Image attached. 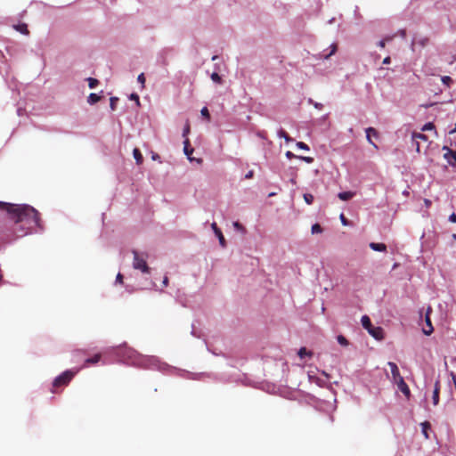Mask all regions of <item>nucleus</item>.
Masks as SVG:
<instances>
[{
  "label": "nucleus",
  "mask_w": 456,
  "mask_h": 456,
  "mask_svg": "<svg viewBox=\"0 0 456 456\" xmlns=\"http://www.w3.org/2000/svg\"><path fill=\"white\" fill-rule=\"evenodd\" d=\"M387 364L390 367L393 381L397 385L398 389L407 398H409L411 395L410 388H409L408 385L405 383L403 378L401 376L397 365L393 362H389Z\"/></svg>",
  "instance_id": "obj_2"
},
{
  "label": "nucleus",
  "mask_w": 456,
  "mask_h": 456,
  "mask_svg": "<svg viewBox=\"0 0 456 456\" xmlns=\"http://www.w3.org/2000/svg\"><path fill=\"white\" fill-rule=\"evenodd\" d=\"M163 285L165 287H167L168 285V278L166 276L164 277V280H163Z\"/></svg>",
  "instance_id": "obj_46"
},
{
  "label": "nucleus",
  "mask_w": 456,
  "mask_h": 456,
  "mask_svg": "<svg viewBox=\"0 0 456 456\" xmlns=\"http://www.w3.org/2000/svg\"><path fill=\"white\" fill-rule=\"evenodd\" d=\"M211 79L217 84H222L223 82L222 77L216 72L212 73Z\"/></svg>",
  "instance_id": "obj_29"
},
{
  "label": "nucleus",
  "mask_w": 456,
  "mask_h": 456,
  "mask_svg": "<svg viewBox=\"0 0 456 456\" xmlns=\"http://www.w3.org/2000/svg\"><path fill=\"white\" fill-rule=\"evenodd\" d=\"M440 382L436 380L434 386L432 401L434 405H437L439 403V394H440Z\"/></svg>",
  "instance_id": "obj_11"
},
{
  "label": "nucleus",
  "mask_w": 456,
  "mask_h": 456,
  "mask_svg": "<svg viewBox=\"0 0 456 456\" xmlns=\"http://www.w3.org/2000/svg\"><path fill=\"white\" fill-rule=\"evenodd\" d=\"M422 427V433L426 438H428V429L430 428V423L428 421H425L421 423Z\"/></svg>",
  "instance_id": "obj_21"
},
{
  "label": "nucleus",
  "mask_w": 456,
  "mask_h": 456,
  "mask_svg": "<svg viewBox=\"0 0 456 456\" xmlns=\"http://www.w3.org/2000/svg\"><path fill=\"white\" fill-rule=\"evenodd\" d=\"M300 159L304 160L305 162L310 164V163H313L314 161V159L312 157H304V156H301V157H298Z\"/></svg>",
  "instance_id": "obj_36"
},
{
  "label": "nucleus",
  "mask_w": 456,
  "mask_h": 456,
  "mask_svg": "<svg viewBox=\"0 0 456 456\" xmlns=\"http://www.w3.org/2000/svg\"><path fill=\"white\" fill-rule=\"evenodd\" d=\"M304 200L306 204L311 205L314 202V196L311 193H305Z\"/></svg>",
  "instance_id": "obj_27"
},
{
  "label": "nucleus",
  "mask_w": 456,
  "mask_h": 456,
  "mask_svg": "<svg viewBox=\"0 0 456 456\" xmlns=\"http://www.w3.org/2000/svg\"><path fill=\"white\" fill-rule=\"evenodd\" d=\"M391 61V58L389 56L386 57L384 60H383V64H389Z\"/></svg>",
  "instance_id": "obj_45"
},
{
  "label": "nucleus",
  "mask_w": 456,
  "mask_h": 456,
  "mask_svg": "<svg viewBox=\"0 0 456 456\" xmlns=\"http://www.w3.org/2000/svg\"><path fill=\"white\" fill-rule=\"evenodd\" d=\"M400 33L402 37H405V30H401Z\"/></svg>",
  "instance_id": "obj_48"
},
{
  "label": "nucleus",
  "mask_w": 456,
  "mask_h": 456,
  "mask_svg": "<svg viewBox=\"0 0 456 456\" xmlns=\"http://www.w3.org/2000/svg\"><path fill=\"white\" fill-rule=\"evenodd\" d=\"M393 38H394V36L393 37H386L384 39L380 40L378 43V45L380 48H384L386 46V43L388 42V41H391Z\"/></svg>",
  "instance_id": "obj_25"
},
{
  "label": "nucleus",
  "mask_w": 456,
  "mask_h": 456,
  "mask_svg": "<svg viewBox=\"0 0 456 456\" xmlns=\"http://www.w3.org/2000/svg\"><path fill=\"white\" fill-rule=\"evenodd\" d=\"M100 100H101V96H99L98 94H96L94 93L90 94L87 98V102L90 104H94V103L98 102Z\"/></svg>",
  "instance_id": "obj_18"
},
{
  "label": "nucleus",
  "mask_w": 456,
  "mask_h": 456,
  "mask_svg": "<svg viewBox=\"0 0 456 456\" xmlns=\"http://www.w3.org/2000/svg\"><path fill=\"white\" fill-rule=\"evenodd\" d=\"M420 141L424 142H428V138L427 135L421 134V133H413L412 134V142L415 144L416 151L418 152L420 151Z\"/></svg>",
  "instance_id": "obj_8"
},
{
  "label": "nucleus",
  "mask_w": 456,
  "mask_h": 456,
  "mask_svg": "<svg viewBox=\"0 0 456 456\" xmlns=\"http://www.w3.org/2000/svg\"><path fill=\"white\" fill-rule=\"evenodd\" d=\"M330 47V51L327 53L324 51L322 55L324 59L330 58L331 55H333L337 52V49H338L337 44H332Z\"/></svg>",
  "instance_id": "obj_17"
},
{
  "label": "nucleus",
  "mask_w": 456,
  "mask_h": 456,
  "mask_svg": "<svg viewBox=\"0 0 456 456\" xmlns=\"http://www.w3.org/2000/svg\"><path fill=\"white\" fill-rule=\"evenodd\" d=\"M118 102V97H111L110 100V107L112 110H116V105H117V102Z\"/></svg>",
  "instance_id": "obj_30"
},
{
  "label": "nucleus",
  "mask_w": 456,
  "mask_h": 456,
  "mask_svg": "<svg viewBox=\"0 0 456 456\" xmlns=\"http://www.w3.org/2000/svg\"><path fill=\"white\" fill-rule=\"evenodd\" d=\"M159 159V156L158 154H154V155L152 156V159H154V160H155V159Z\"/></svg>",
  "instance_id": "obj_47"
},
{
  "label": "nucleus",
  "mask_w": 456,
  "mask_h": 456,
  "mask_svg": "<svg viewBox=\"0 0 456 456\" xmlns=\"http://www.w3.org/2000/svg\"><path fill=\"white\" fill-rule=\"evenodd\" d=\"M134 253V262L133 266L134 269L141 270L142 273H149L150 268L146 263L145 258L142 257L139 253L135 250L133 251Z\"/></svg>",
  "instance_id": "obj_5"
},
{
  "label": "nucleus",
  "mask_w": 456,
  "mask_h": 456,
  "mask_svg": "<svg viewBox=\"0 0 456 456\" xmlns=\"http://www.w3.org/2000/svg\"><path fill=\"white\" fill-rule=\"evenodd\" d=\"M434 129H435V126L431 122L425 124L422 127V131H428V130H434Z\"/></svg>",
  "instance_id": "obj_31"
},
{
  "label": "nucleus",
  "mask_w": 456,
  "mask_h": 456,
  "mask_svg": "<svg viewBox=\"0 0 456 456\" xmlns=\"http://www.w3.org/2000/svg\"><path fill=\"white\" fill-rule=\"evenodd\" d=\"M197 162H198V163H201V162H202V159H197Z\"/></svg>",
  "instance_id": "obj_49"
},
{
  "label": "nucleus",
  "mask_w": 456,
  "mask_h": 456,
  "mask_svg": "<svg viewBox=\"0 0 456 456\" xmlns=\"http://www.w3.org/2000/svg\"><path fill=\"white\" fill-rule=\"evenodd\" d=\"M253 175H254V172L251 170V171H248L246 175H245V178L246 179H249V178H252L253 177Z\"/></svg>",
  "instance_id": "obj_43"
},
{
  "label": "nucleus",
  "mask_w": 456,
  "mask_h": 456,
  "mask_svg": "<svg viewBox=\"0 0 456 456\" xmlns=\"http://www.w3.org/2000/svg\"><path fill=\"white\" fill-rule=\"evenodd\" d=\"M309 102L314 104V106L316 108V109H322V103H318V102H314L312 99H309Z\"/></svg>",
  "instance_id": "obj_37"
},
{
  "label": "nucleus",
  "mask_w": 456,
  "mask_h": 456,
  "mask_svg": "<svg viewBox=\"0 0 456 456\" xmlns=\"http://www.w3.org/2000/svg\"><path fill=\"white\" fill-rule=\"evenodd\" d=\"M278 134H279L280 137L284 138L287 142H289L293 141V139L283 129H280L279 132H278Z\"/></svg>",
  "instance_id": "obj_19"
},
{
  "label": "nucleus",
  "mask_w": 456,
  "mask_h": 456,
  "mask_svg": "<svg viewBox=\"0 0 456 456\" xmlns=\"http://www.w3.org/2000/svg\"><path fill=\"white\" fill-rule=\"evenodd\" d=\"M15 28L20 31V33L24 34V35H28V26L27 24L25 23H22V24H19L15 27Z\"/></svg>",
  "instance_id": "obj_20"
},
{
  "label": "nucleus",
  "mask_w": 456,
  "mask_h": 456,
  "mask_svg": "<svg viewBox=\"0 0 456 456\" xmlns=\"http://www.w3.org/2000/svg\"><path fill=\"white\" fill-rule=\"evenodd\" d=\"M449 221L452 222V223H456V214L452 213L450 216H449Z\"/></svg>",
  "instance_id": "obj_41"
},
{
  "label": "nucleus",
  "mask_w": 456,
  "mask_h": 456,
  "mask_svg": "<svg viewBox=\"0 0 456 456\" xmlns=\"http://www.w3.org/2000/svg\"><path fill=\"white\" fill-rule=\"evenodd\" d=\"M366 138L367 141L374 146V148L378 149V146L372 142L371 137L378 138L379 137V132L373 128V127H368L366 129Z\"/></svg>",
  "instance_id": "obj_10"
},
{
  "label": "nucleus",
  "mask_w": 456,
  "mask_h": 456,
  "mask_svg": "<svg viewBox=\"0 0 456 456\" xmlns=\"http://www.w3.org/2000/svg\"><path fill=\"white\" fill-rule=\"evenodd\" d=\"M133 155H134V158L136 161V164L137 165H142V162H143V157H142V154L141 153L140 150L138 148H134V151H133Z\"/></svg>",
  "instance_id": "obj_14"
},
{
  "label": "nucleus",
  "mask_w": 456,
  "mask_h": 456,
  "mask_svg": "<svg viewBox=\"0 0 456 456\" xmlns=\"http://www.w3.org/2000/svg\"><path fill=\"white\" fill-rule=\"evenodd\" d=\"M76 372L72 370H66L62 372L60 376H58L53 382V387H59L62 386H67L70 380L75 376Z\"/></svg>",
  "instance_id": "obj_4"
},
{
  "label": "nucleus",
  "mask_w": 456,
  "mask_h": 456,
  "mask_svg": "<svg viewBox=\"0 0 456 456\" xmlns=\"http://www.w3.org/2000/svg\"><path fill=\"white\" fill-rule=\"evenodd\" d=\"M453 239H456V234L453 235Z\"/></svg>",
  "instance_id": "obj_51"
},
{
  "label": "nucleus",
  "mask_w": 456,
  "mask_h": 456,
  "mask_svg": "<svg viewBox=\"0 0 456 456\" xmlns=\"http://www.w3.org/2000/svg\"><path fill=\"white\" fill-rule=\"evenodd\" d=\"M189 132H190V126H189V124H187V125L185 126L184 129H183V136H186V135H187V134H188Z\"/></svg>",
  "instance_id": "obj_39"
},
{
  "label": "nucleus",
  "mask_w": 456,
  "mask_h": 456,
  "mask_svg": "<svg viewBox=\"0 0 456 456\" xmlns=\"http://www.w3.org/2000/svg\"><path fill=\"white\" fill-rule=\"evenodd\" d=\"M116 282L122 284L123 283V275L121 273H118L116 277Z\"/></svg>",
  "instance_id": "obj_38"
},
{
  "label": "nucleus",
  "mask_w": 456,
  "mask_h": 456,
  "mask_svg": "<svg viewBox=\"0 0 456 456\" xmlns=\"http://www.w3.org/2000/svg\"><path fill=\"white\" fill-rule=\"evenodd\" d=\"M354 196V192H352V191H343V192H339L338 195V197L341 200H344V201L351 200Z\"/></svg>",
  "instance_id": "obj_15"
},
{
  "label": "nucleus",
  "mask_w": 456,
  "mask_h": 456,
  "mask_svg": "<svg viewBox=\"0 0 456 456\" xmlns=\"http://www.w3.org/2000/svg\"><path fill=\"white\" fill-rule=\"evenodd\" d=\"M88 86L90 88H94L98 86L99 81L96 78L89 77L87 78Z\"/></svg>",
  "instance_id": "obj_26"
},
{
  "label": "nucleus",
  "mask_w": 456,
  "mask_h": 456,
  "mask_svg": "<svg viewBox=\"0 0 456 456\" xmlns=\"http://www.w3.org/2000/svg\"><path fill=\"white\" fill-rule=\"evenodd\" d=\"M0 209L4 210L17 227V236L22 237L32 231L34 227L42 228L39 212L26 204H11L0 201Z\"/></svg>",
  "instance_id": "obj_1"
},
{
  "label": "nucleus",
  "mask_w": 456,
  "mask_h": 456,
  "mask_svg": "<svg viewBox=\"0 0 456 456\" xmlns=\"http://www.w3.org/2000/svg\"><path fill=\"white\" fill-rule=\"evenodd\" d=\"M322 231L323 230H322V226L319 224H314L312 225L311 232H312L313 234L322 233Z\"/></svg>",
  "instance_id": "obj_22"
},
{
  "label": "nucleus",
  "mask_w": 456,
  "mask_h": 456,
  "mask_svg": "<svg viewBox=\"0 0 456 456\" xmlns=\"http://www.w3.org/2000/svg\"><path fill=\"white\" fill-rule=\"evenodd\" d=\"M340 220L344 225L347 224V220L343 214L340 215Z\"/></svg>",
  "instance_id": "obj_42"
},
{
  "label": "nucleus",
  "mask_w": 456,
  "mask_h": 456,
  "mask_svg": "<svg viewBox=\"0 0 456 456\" xmlns=\"http://www.w3.org/2000/svg\"><path fill=\"white\" fill-rule=\"evenodd\" d=\"M233 226H234V228H235L237 231H239V232H242V233H246V229H245V227H244L241 224H240L239 222H234V223H233Z\"/></svg>",
  "instance_id": "obj_28"
},
{
  "label": "nucleus",
  "mask_w": 456,
  "mask_h": 456,
  "mask_svg": "<svg viewBox=\"0 0 456 456\" xmlns=\"http://www.w3.org/2000/svg\"><path fill=\"white\" fill-rule=\"evenodd\" d=\"M200 112L203 117L207 118L208 119L210 118V114L207 107L202 108Z\"/></svg>",
  "instance_id": "obj_35"
},
{
  "label": "nucleus",
  "mask_w": 456,
  "mask_h": 456,
  "mask_svg": "<svg viewBox=\"0 0 456 456\" xmlns=\"http://www.w3.org/2000/svg\"><path fill=\"white\" fill-rule=\"evenodd\" d=\"M370 248L375 251H380V252L387 251V246L384 243L371 242V243H370Z\"/></svg>",
  "instance_id": "obj_13"
},
{
  "label": "nucleus",
  "mask_w": 456,
  "mask_h": 456,
  "mask_svg": "<svg viewBox=\"0 0 456 456\" xmlns=\"http://www.w3.org/2000/svg\"><path fill=\"white\" fill-rule=\"evenodd\" d=\"M432 312V309L431 307H428L427 309V312H426V315H425V322H426V327L423 328V332L425 335H430L432 334V332L434 331V328L432 326V323H431V319H430V313Z\"/></svg>",
  "instance_id": "obj_7"
},
{
  "label": "nucleus",
  "mask_w": 456,
  "mask_h": 456,
  "mask_svg": "<svg viewBox=\"0 0 456 456\" xmlns=\"http://www.w3.org/2000/svg\"><path fill=\"white\" fill-rule=\"evenodd\" d=\"M297 147L301 149V150H305V151H309V146L303 142H297Z\"/></svg>",
  "instance_id": "obj_33"
},
{
  "label": "nucleus",
  "mask_w": 456,
  "mask_h": 456,
  "mask_svg": "<svg viewBox=\"0 0 456 456\" xmlns=\"http://www.w3.org/2000/svg\"><path fill=\"white\" fill-rule=\"evenodd\" d=\"M130 98H131L132 100H135V101L137 102V103H139V96H138L137 94H131V96H130Z\"/></svg>",
  "instance_id": "obj_44"
},
{
  "label": "nucleus",
  "mask_w": 456,
  "mask_h": 456,
  "mask_svg": "<svg viewBox=\"0 0 456 456\" xmlns=\"http://www.w3.org/2000/svg\"><path fill=\"white\" fill-rule=\"evenodd\" d=\"M211 228L214 231L215 234L217 236L220 245L223 248H224L226 246L225 239H224L221 230L217 227L216 223H212Z\"/></svg>",
  "instance_id": "obj_9"
},
{
  "label": "nucleus",
  "mask_w": 456,
  "mask_h": 456,
  "mask_svg": "<svg viewBox=\"0 0 456 456\" xmlns=\"http://www.w3.org/2000/svg\"><path fill=\"white\" fill-rule=\"evenodd\" d=\"M338 341L342 346H347L348 345L347 339L344 336H342V335H339L338 337Z\"/></svg>",
  "instance_id": "obj_32"
},
{
  "label": "nucleus",
  "mask_w": 456,
  "mask_h": 456,
  "mask_svg": "<svg viewBox=\"0 0 456 456\" xmlns=\"http://www.w3.org/2000/svg\"><path fill=\"white\" fill-rule=\"evenodd\" d=\"M216 58V56H213L212 60L215 61Z\"/></svg>",
  "instance_id": "obj_50"
},
{
  "label": "nucleus",
  "mask_w": 456,
  "mask_h": 456,
  "mask_svg": "<svg viewBox=\"0 0 456 456\" xmlns=\"http://www.w3.org/2000/svg\"><path fill=\"white\" fill-rule=\"evenodd\" d=\"M444 158L446 159L449 165L456 166V151H452L447 146L443 147Z\"/></svg>",
  "instance_id": "obj_6"
},
{
  "label": "nucleus",
  "mask_w": 456,
  "mask_h": 456,
  "mask_svg": "<svg viewBox=\"0 0 456 456\" xmlns=\"http://www.w3.org/2000/svg\"><path fill=\"white\" fill-rule=\"evenodd\" d=\"M184 147H183V151H184V154L187 156V158L192 161L194 159L191 158V154L193 152V149L190 147V141L189 139H185L184 141Z\"/></svg>",
  "instance_id": "obj_12"
},
{
  "label": "nucleus",
  "mask_w": 456,
  "mask_h": 456,
  "mask_svg": "<svg viewBox=\"0 0 456 456\" xmlns=\"http://www.w3.org/2000/svg\"><path fill=\"white\" fill-rule=\"evenodd\" d=\"M138 82L142 85V87H144L145 84V77L143 73H141L137 77Z\"/></svg>",
  "instance_id": "obj_34"
},
{
  "label": "nucleus",
  "mask_w": 456,
  "mask_h": 456,
  "mask_svg": "<svg viewBox=\"0 0 456 456\" xmlns=\"http://www.w3.org/2000/svg\"><path fill=\"white\" fill-rule=\"evenodd\" d=\"M441 80H442V82H443L445 86H447L448 87H450V86L452 84V77H449V76H443V77H441Z\"/></svg>",
  "instance_id": "obj_24"
},
{
  "label": "nucleus",
  "mask_w": 456,
  "mask_h": 456,
  "mask_svg": "<svg viewBox=\"0 0 456 456\" xmlns=\"http://www.w3.org/2000/svg\"><path fill=\"white\" fill-rule=\"evenodd\" d=\"M362 325L368 330V332L376 339L381 340L384 338V330L381 327H374L371 324L370 319L367 315L362 317Z\"/></svg>",
  "instance_id": "obj_3"
},
{
  "label": "nucleus",
  "mask_w": 456,
  "mask_h": 456,
  "mask_svg": "<svg viewBox=\"0 0 456 456\" xmlns=\"http://www.w3.org/2000/svg\"><path fill=\"white\" fill-rule=\"evenodd\" d=\"M286 157H287L288 159H290L297 158V156H296L294 153H292L291 151H287V152H286Z\"/></svg>",
  "instance_id": "obj_40"
},
{
  "label": "nucleus",
  "mask_w": 456,
  "mask_h": 456,
  "mask_svg": "<svg viewBox=\"0 0 456 456\" xmlns=\"http://www.w3.org/2000/svg\"><path fill=\"white\" fill-rule=\"evenodd\" d=\"M102 358V355L101 354H94L93 357L91 358H87L86 361H85V363L86 365H88V364H96L97 362H100Z\"/></svg>",
  "instance_id": "obj_16"
},
{
  "label": "nucleus",
  "mask_w": 456,
  "mask_h": 456,
  "mask_svg": "<svg viewBox=\"0 0 456 456\" xmlns=\"http://www.w3.org/2000/svg\"><path fill=\"white\" fill-rule=\"evenodd\" d=\"M297 354L300 358H303L305 355L311 356L313 354L312 352L307 351L305 347H301Z\"/></svg>",
  "instance_id": "obj_23"
}]
</instances>
